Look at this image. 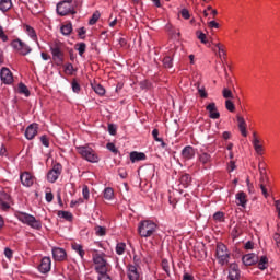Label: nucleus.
I'll use <instances>...</instances> for the list:
<instances>
[{
	"instance_id": "nucleus-1",
	"label": "nucleus",
	"mask_w": 280,
	"mask_h": 280,
	"mask_svg": "<svg viewBox=\"0 0 280 280\" xmlns=\"http://www.w3.org/2000/svg\"><path fill=\"white\" fill-rule=\"evenodd\" d=\"M92 261L94 264L95 272L100 275H106L110 272V264L108 260H106V254L105 253H97V250H94L92 255Z\"/></svg>"
},
{
	"instance_id": "nucleus-2",
	"label": "nucleus",
	"mask_w": 280,
	"mask_h": 280,
	"mask_svg": "<svg viewBox=\"0 0 280 280\" xmlns=\"http://www.w3.org/2000/svg\"><path fill=\"white\" fill-rule=\"evenodd\" d=\"M50 54L52 60L57 67H60L65 62V44L60 40H54L49 44Z\"/></svg>"
},
{
	"instance_id": "nucleus-3",
	"label": "nucleus",
	"mask_w": 280,
	"mask_h": 280,
	"mask_svg": "<svg viewBox=\"0 0 280 280\" xmlns=\"http://www.w3.org/2000/svg\"><path fill=\"white\" fill-rule=\"evenodd\" d=\"M15 217L20 222H22V224H26L27 226H31V229H35L36 231H40V229H43L40 220L27 212L18 211Z\"/></svg>"
},
{
	"instance_id": "nucleus-4",
	"label": "nucleus",
	"mask_w": 280,
	"mask_h": 280,
	"mask_svg": "<svg viewBox=\"0 0 280 280\" xmlns=\"http://www.w3.org/2000/svg\"><path fill=\"white\" fill-rule=\"evenodd\" d=\"M158 225L153 221L145 220L140 222L138 232L140 237H152L156 233Z\"/></svg>"
},
{
	"instance_id": "nucleus-5",
	"label": "nucleus",
	"mask_w": 280,
	"mask_h": 280,
	"mask_svg": "<svg viewBox=\"0 0 280 280\" xmlns=\"http://www.w3.org/2000/svg\"><path fill=\"white\" fill-rule=\"evenodd\" d=\"M77 152L88 161L89 163H98L100 162V156H97V153H95V150L89 145H81L77 147Z\"/></svg>"
},
{
	"instance_id": "nucleus-6",
	"label": "nucleus",
	"mask_w": 280,
	"mask_h": 280,
	"mask_svg": "<svg viewBox=\"0 0 280 280\" xmlns=\"http://www.w3.org/2000/svg\"><path fill=\"white\" fill-rule=\"evenodd\" d=\"M57 14L59 16H69V14H75V1L65 0L57 4Z\"/></svg>"
},
{
	"instance_id": "nucleus-7",
	"label": "nucleus",
	"mask_w": 280,
	"mask_h": 280,
	"mask_svg": "<svg viewBox=\"0 0 280 280\" xmlns=\"http://www.w3.org/2000/svg\"><path fill=\"white\" fill-rule=\"evenodd\" d=\"M215 257L220 266H226V264H229V259H231V253H229V248L226 245H224V243L217 244Z\"/></svg>"
},
{
	"instance_id": "nucleus-8",
	"label": "nucleus",
	"mask_w": 280,
	"mask_h": 280,
	"mask_svg": "<svg viewBox=\"0 0 280 280\" xmlns=\"http://www.w3.org/2000/svg\"><path fill=\"white\" fill-rule=\"evenodd\" d=\"M135 265H127V277L129 280H139L141 279V268L139 267V259L137 256H133Z\"/></svg>"
},
{
	"instance_id": "nucleus-9",
	"label": "nucleus",
	"mask_w": 280,
	"mask_h": 280,
	"mask_svg": "<svg viewBox=\"0 0 280 280\" xmlns=\"http://www.w3.org/2000/svg\"><path fill=\"white\" fill-rule=\"evenodd\" d=\"M11 47L14 48L20 56H27V54L32 52V47L21 39H13Z\"/></svg>"
},
{
	"instance_id": "nucleus-10",
	"label": "nucleus",
	"mask_w": 280,
	"mask_h": 280,
	"mask_svg": "<svg viewBox=\"0 0 280 280\" xmlns=\"http://www.w3.org/2000/svg\"><path fill=\"white\" fill-rule=\"evenodd\" d=\"M60 174H62V164L60 163L52 164L51 170H49L47 173L48 183H56V180L60 178Z\"/></svg>"
},
{
	"instance_id": "nucleus-11",
	"label": "nucleus",
	"mask_w": 280,
	"mask_h": 280,
	"mask_svg": "<svg viewBox=\"0 0 280 280\" xmlns=\"http://www.w3.org/2000/svg\"><path fill=\"white\" fill-rule=\"evenodd\" d=\"M38 270L39 272H42V275H47V272L51 271V258L50 257H43L40 260V264L38 266Z\"/></svg>"
},
{
	"instance_id": "nucleus-12",
	"label": "nucleus",
	"mask_w": 280,
	"mask_h": 280,
	"mask_svg": "<svg viewBox=\"0 0 280 280\" xmlns=\"http://www.w3.org/2000/svg\"><path fill=\"white\" fill-rule=\"evenodd\" d=\"M0 80L3 82V84H12L14 82V77L12 75V71H10L8 68H2L0 71Z\"/></svg>"
},
{
	"instance_id": "nucleus-13",
	"label": "nucleus",
	"mask_w": 280,
	"mask_h": 280,
	"mask_svg": "<svg viewBox=\"0 0 280 280\" xmlns=\"http://www.w3.org/2000/svg\"><path fill=\"white\" fill-rule=\"evenodd\" d=\"M51 253L55 261H65L67 259V250L65 248L52 247Z\"/></svg>"
},
{
	"instance_id": "nucleus-14",
	"label": "nucleus",
	"mask_w": 280,
	"mask_h": 280,
	"mask_svg": "<svg viewBox=\"0 0 280 280\" xmlns=\"http://www.w3.org/2000/svg\"><path fill=\"white\" fill-rule=\"evenodd\" d=\"M241 273H240V266L236 262H232L230 265V271L228 279L229 280H240Z\"/></svg>"
},
{
	"instance_id": "nucleus-15",
	"label": "nucleus",
	"mask_w": 280,
	"mask_h": 280,
	"mask_svg": "<svg viewBox=\"0 0 280 280\" xmlns=\"http://www.w3.org/2000/svg\"><path fill=\"white\" fill-rule=\"evenodd\" d=\"M257 261H259V256L253 253L246 254L242 257V262L244 264V266H255Z\"/></svg>"
},
{
	"instance_id": "nucleus-16",
	"label": "nucleus",
	"mask_w": 280,
	"mask_h": 280,
	"mask_svg": "<svg viewBox=\"0 0 280 280\" xmlns=\"http://www.w3.org/2000/svg\"><path fill=\"white\" fill-rule=\"evenodd\" d=\"M20 180L24 187H32V185H34V176L30 174V172L22 173Z\"/></svg>"
},
{
	"instance_id": "nucleus-17",
	"label": "nucleus",
	"mask_w": 280,
	"mask_h": 280,
	"mask_svg": "<svg viewBox=\"0 0 280 280\" xmlns=\"http://www.w3.org/2000/svg\"><path fill=\"white\" fill-rule=\"evenodd\" d=\"M194 156H196V149H194V147L186 145L182 150V159H184L185 161H191V159H194Z\"/></svg>"
},
{
	"instance_id": "nucleus-18",
	"label": "nucleus",
	"mask_w": 280,
	"mask_h": 280,
	"mask_svg": "<svg viewBox=\"0 0 280 280\" xmlns=\"http://www.w3.org/2000/svg\"><path fill=\"white\" fill-rule=\"evenodd\" d=\"M36 135H38V124L34 122L26 128L25 137L28 139V141H32Z\"/></svg>"
},
{
	"instance_id": "nucleus-19",
	"label": "nucleus",
	"mask_w": 280,
	"mask_h": 280,
	"mask_svg": "<svg viewBox=\"0 0 280 280\" xmlns=\"http://www.w3.org/2000/svg\"><path fill=\"white\" fill-rule=\"evenodd\" d=\"M206 110H208L210 119H220V112H218L215 103L208 104Z\"/></svg>"
},
{
	"instance_id": "nucleus-20",
	"label": "nucleus",
	"mask_w": 280,
	"mask_h": 280,
	"mask_svg": "<svg viewBox=\"0 0 280 280\" xmlns=\"http://www.w3.org/2000/svg\"><path fill=\"white\" fill-rule=\"evenodd\" d=\"M248 202L246 192L244 191H238L236 194V205L237 207H243V209H246V205Z\"/></svg>"
},
{
	"instance_id": "nucleus-21",
	"label": "nucleus",
	"mask_w": 280,
	"mask_h": 280,
	"mask_svg": "<svg viewBox=\"0 0 280 280\" xmlns=\"http://www.w3.org/2000/svg\"><path fill=\"white\" fill-rule=\"evenodd\" d=\"M23 31L27 34V36H30V38H32V40L38 43V35L36 34V30H34V27L28 24H24Z\"/></svg>"
},
{
	"instance_id": "nucleus-22",
	"label": "nucleus",
	"mask_w": 280,
	"mask_h": 280,
	"mask_svg": "<svg viewBox=\"0 0 280 280\" xmlns=\"http://www.w3.org/2000/svg\"><path fill=\"white\" fill-rule=\"evenodd\" d=\"M199 159V163H201V165H203L205 168L209 167V165H211V154L207 153V152H201L198 155Z\"/></svg>"
},
{
	"instance_id": "nucleus-23",
	"label": "nucleus",
	"mask_w": 280,
	"mask_h": 280,
	"mask_svg": "<svg viewBox=\"0 0 280 280\" xmlns=\"http://www.w3.org/2000/svg\"><path fill=\"white\" fill-rule=\"evenodd\" d=\"M145 159H148V156L143 152L132 151L130 153V161H131V163H137L139 161H145Z\"/></svg>"
},
{
	"instance_id": "nucleus-24",
	"label": "nucleus",
	"mask_w": 280,
	"mask_h": 280,
	"mask_svg": "<svg viewBox=\"0 0 280 280\" xmlns=\"http://www.w3.org/2000/svg\"><path fill=\"white\" fill-rule=\"evenodd\" d=\"M71 248L72 250H74V253H78L79 254V257L81 259H84V256L86 255V252L84 250V246H82V244H79V243H72L71 244Z\"/></svg>"
},
{
	"instance_id": "nucleus-25",
	"label": "nucleus",
	"mask_w": 280,
	"mask_h": 280,
	"mask_svg": "<svg viewBox=\"0 0 280 280\" xmlns=\"http://www.w3.org/2000/svg\"><path fill=\"white\" fill-rule=\"evenodd\" d=\"M237 124H238V129L241 131V135L243 137H248V132L246 131V120L242 116H237Z\"/></svg>"
},
{
	"instance_id": "nucleus-26",
	"label": "nucleus",
	"mask_w": 280,
	"mask_h": 280,
	"mask_svg": "<svg viewBox=\"0 0 280 280\" xmlns=\"http://www.w3.org/2000/svg\"><path fill=\"white\" fill-rule=\"evenodd\" d=\"M10 200V195L7 192H0V205L3 209H10V203L8 202Z\"/></svg>"
},
{
	"instance_id": "nucleus-27",
	"label": "nucleus",
	"mask_w": 280,
	"mask_h": 280,
	"mask_svg": "<svg viewBox=\"0 0 280 280\" xmlns=\"http://www.w3.org/2000/svg\"><path fill=\"white\" fill-rule=\"evenodd\" d=\"M58 218H62L63 220H67V222H73V213L65 210H59L57 212Z\"/></svg>"
},
{
	"instance_id": "nucleus-28",
	"label": "nucleus",
	"mask_w": 280,
	"mask_h": 280,
	"mask_svg": "<svg viewBox=\"0 0 280 280\" xmlns=\"http://www.w3.org/2000/svg\"><path fill=\"white\" fill-rule=\"evenodd\" d=\"M180 185L186 189V187H189L191 185V175L185 173L179 178Z\"/></svg>"
},
{
	"instance_id": "nucleus-29",
	"label": "nucleus",
	"mask_w": 280,
	"mask_h": 280,
	"mask_svg": "<svg viewBox=\"0 0 280 280\" xmlns=\"http://www.w3.org/2000/svg\"><path fill=\"white\" fill-rule=\"evenodd\" d=\"M253 148L258 156L264 155V144L261 143V140H255V143H253Z\"/></svg>"
},
{
	"instance_id": "nucleus-30",
	"label": "nucleus",
	"mask_w": 280,
	"mask_h": 280,
	"mask_svg": "<svg viewBox=\"0 0 280 280\" xmlns=\"http://www.w3.org/2000/svg\"><path fill=\"white\" fill-rule=\"evenodd\" d=\"M256 264H258L257 268L259 270H266L268 268V256H261Z\"/></svg>"
},
{
	"instance_id": "nucleus-31",
	"label": "nucleus",
	"mask_w": 280,
	"mask_h": 280,
	"mask_svg": "<svg viewBox=\"0 0 280 280\" xmlns=\"http://www.w3.org/2000/svg\"><path fill=\"white\" fill-rule=\"evenodd\" d=\"M12 10V0H0V11L8 12Z\"/></svg>"
},
{
	"instance_id": "nucleus-32",
	"label": "nucleus",
	"mask_w": 280,
	"mask_h": 280,
	"mask_svg": "<svg viewBox=\"0 0 280 280\" xmlns=\"http://www.w3.org/2000/svg\"><path fill=\"white\" fill-rule=\"evenodd\" d=\"M60 32L63 36H71V32H73V25L71 23L61 25Z\"/></svg>"
},
{
	"instance_id": "nucleus-33",
	"label": "nucleus",
	"mask_w": 280,
	"mask_h": 280,
	"mask_svg": "<svg viewBox=\"0 0 280 280\" xmlns=\"http://www.w3.org/2000/svg\"><path fill=\"white\" fill-rule=\"evenodd\" d=\"M195 257L198 261H202V259H207V249L201 247V249H195Z\"/></svg>"
},
{
	"instance_id": "nucleus-34",
	"label": "nucleus",
	"mask_w": 280,
	"mask_h": 280,
	"mask_svg": "<svg viewBox=\"0 0 280 280\" xmlns=\"http://www.w3.org/2000/svg\"><path fill=\"white\" fill-rule=\"evenodd\" d=\"M196 89L198 90V93L202 100H207L209 97V94L207 93V90L205 86H200V82L195 83Z\"/></svg>"
},
{
	"instance_id": "nucleus-35",
	"label": "nucleus",
	"mask_w": 280,
	"mask_h": 280,
	"mask_svg": "<svg viewBox=\"0 0 280 280\" xmlns=\"http://www.w3.org/2000/svg\"><path fill=\"white\" fill-rule=\"evenodd\" d=\"M18 91L21 95H25V97H30V89H27V85H25V83H20L18 86Z\"/></svg>"
},
{
	"instance_id": "nucleus-36",
	"label": "nucleus",
	"mask_w": 280,
	"mask_h": 280,
	"mask_svg": "<svg viewBox=\"0 0 280 280\" xmlns=\"http://www.w3.org/2000/svg\"><path fill=\"white\" fill-rule=\"evenodd\" d=\"M74 49H77V51L79 52V56H84L85 51H86V44L81 42L75 44Z\"/></svg>"
},
{
	"instance_id": "nucleus-37",
	"label": "nucleus",
	"mask_w": 280,
	"mask_h": 280,
	"mask_svg": "<svg viewBox=\"0 0 280 280\" xmlns=\"http://www.w3.org/2000/svg\"><path fill=\"white\" fill-rule=\"evenodd\" d=\"M152 137L154 141H158V143H161L163 148H166L167 144L163 141V138H159V129H153Z\"/></svg>"
},
{
	"instance_id": "nucleus-38",
	"label": "nucleus",
	"mask_w": 280,
	"mask_h": 280,
	"mask_svg": "<svg viewBox=\"0 0 280 280\" xmlns=\"http://www.w3.org/2000/svg\"><path fill=\"white\" fill-rule=\"evenodd\" d=\"M114 196H115V190H113V188L110 187L105 188L104 190L105 200H113Z\"/></svg>"
},
{
	"instance_id": "nucleus-39",
	"label": "nucleus",
	"mask_w": 280,
	"mask_h": 280,
	"mask_svg": "<svg viewBox=\"0 0 280 280\" xmlns=\"http://www.w3.org/2000/svg\"><path fill=\"white\" fill-rule=\"evenodd\" d=\"M65 69V73H67V75H73V73H75V68L73 67V63H66L63 66Z\"/></svg>"
},
{
	"instance_id": "nucleus-40",
	"label": "nucleus",
	"mask_w": 280,
	"mask_h": 280,
	"mask_svg": "<svg viewBox=\"0 0 280 280\" xmlns=\"http://www.w3.org/2000/svg\"><path fill=\"white\" fill-rule=\"evenodd\" d=\"M222 95L224 97V100H233V91H231V89L229 88H223L222 90Z\"/></svg>"
},
{
	"instance_id": "nucleus-41",
	"label": "nucleus",
	"mask_w": 280,
	"mask_h": 280,
	"mask_svg": "<svg viewBox=\"0 0 280 280\" xmlns=\"http://www.w3.org/2000/svg\"><path fill=\"white\" fill-rule=\"evenodd\" d=\"M161 266H162V270H164V272H166L167 277H170V260H167L166 258H163Z\"/></svg>"
},
{
	"instance_id": "nucleus-42",
	"label": "nucleus",
	"mask_w": 280,
	"mask_h": 280,
	"mask_svg": "<svg viewBox=\"0 0 280 280\" xmlns=\"http://www.w3.org/2000/svg\"><path fill=\"white\" fill-rule=\"evenodd\" d=\"M93 89L97 95H106V89L102 84H94Z\"/></svg>"
},
{
	"instance_id": "nucleus-43",
	"label": "nucleus",
	"mask_w": 280,
	"mask_h": 280,
	"mask_svg": "<svg viewBox=\"0 0 280 280\" xmlns=\"http://www.w3.org/2000/svg\"><path fill=\"white\" fill-rule=\"evenodd\" d=\"M116 253L118 255H124V253H126V243H124V242L117 243Z\"/></svg>"
},
{
	"instance_id": "nucleus-44",
	"label": "nucleus",
	"mask_w": 280,
	"mask_h": 280,
	"mask_svg": "<svg viewBox=\"0 0 280 280\" xmlns=\"http://www.w3.org/2000/svg\"><path fill=\"white\" fill-rule=\"evenodd\" d=\"M196 36L198 40H200V43H202L203 45H207V34L202 33V31H197Z\"/></svg>"
},
{
	"instance_id": "nucleus-45",
	"label": "nucleus",
	"mask_w": 280,
	"mask_h": 280,
	"mask_svg": "<svg viewBox=\"0 0 280 280\" xmlns=\"http://www.w3.org/2000/svg\"><path fill=\"white\" fill-rule=\"evenodd\" d=\"M100 16H101L100 11H95L89 21V25H95V23L100 21Z\"/></svg>"
},
{
	"instance_id": "nucleus-46",
	"label": "nucleus",
	"mask_w": 280,
	"mask_h": 280,
	"mask_svg": "<svg viewBox=\"0 0 280 280\" xmlns=\"http://www.w3.org/2000/svg\"><path fill=\"white\" fill-rule=\"evenodd\" d=\"M163 66L165 67V69H172V67H173V59H172V57H170V56L164 57Z\"/></svg>"
},
{
	"instance_id": "nucleus-47",
	"label": "nucleus",
	"mask_w": 280,
	"mask_h": 280,
	"mask_svg": "<svg viewBox=\"0 0 280 280\" xmlns=\"http://www.w3.org/2000/svg\"><path fill=\"white\" fill-rule=\"evenodd\" d=\"M213 220L215 222H224L225 218H224V212L222 211H218L213 214Z\"/></svg>"
},
{
	"instance_id": "nucleus-48",
	"label": "nucleus",
	"mask_w": 280,
	"mask_h": 280,
	"mask_svg": "<svg viewBox=\"0 0 280 280\" xmlns=\"http://www.w3.org/2000/svg\"><path fill=\"white\" fill-rule=\"evenodd\" d=\"M95 233L98 237H104L106 235V228L102 225L95 226Z\"/></svg>"
},
{
	"instance_id": "nucleus-49",
	"label": "nucleus",
	"mask_w": 280,
	"mask_h": 280,
	"mask_svg": "<svg viewBox=\"0 0 280 280\" xmlns=\"http://www.w3.org/2000/svg\"><path fill=\"white\" fill-rule=\"evenodd\" d=\"M225 108L229 113H235V104L231 100L225 101Z\"/></svg>"
},
{
	"instance_id": "nucleus-50",
	"label": "nucleus",
	"mask_w": 280,
	"mask_h": 280,
	"mask_svg": "<svg viewBox=\"0 0 280 280\" xmlns=\"http://www.w3.org/2000/svg\"><path fill=\"white\" fill-rule=\"evenodd\" d=\"M107 150H109V152H113V154H119V150L117 149V147H115V143L113 142H108L106 144Z\"/></svg>"
},
{
	"instance_id": "nucleus-51",
	"label": "nucleus",
	"mask_w": 280,
	"mask_h": 280,
	"mask_svg": "<svg viewBox=\"0 0 280 280\" xmlns=\"http://www.w3.org/2000/svg\"><path fill=\"white\" fill-rule=\"evenodd\" d=\"M0 40H2V43H8V40H10V38L8 37V34H5V31L3 30V26L0 25Z\"/></svg>"
},
{
	"instance_id": "nucleus-52",
	"label": "nucleus",
	"mask_w": 280,
	"mask_h": 280,
	"mask_svg": "<svg viewBox=\"0 0 280 280\" xmlns=\"http://www.w3.org/2000/svg\"><path fill=\"white\" fill-rule=\"evenodd\" d=\"M259 174H260V183L266 178V165L259 164L258 166Z\"/></svg>"
},
{
	"instance_id": "nucleus-53",
	"label": "nucleus",
	"mask_w": 280,
	"mask_h": 280,
	"mask_svg": "<svg viewBox=\"0 0 280 280\" xmlns=\"http://www.w3.org/2000/svg\"><path fill=\"white\" fill-rule=\"evenodd\" d=\"M82 196H83L84 200H89V198L91 196V191L89 190V186H86V185L83 186Z\"/></svg>"
},
{
	"instance_id": "nucleus-54",
	"label": "nucleus",
	"mask_w": 280,
	"mask_h": 280,
	"mask_svg": "<svg viewBox=\"0 0 280 280\" xmlns=\"http://www.w3.org/2000/svg\"><path fill=\"white\" fill-rule=\"evenodd\" d=\"M259 187L261 189V194H262L264 198H268V196H270V195L268 194V188H266L264 180L260 182Z\"/></svg>"
},
{
	"instance_id": "nucleus-55",
	"label": "nucleus",
	"mask_w": 280,
	"mask_h": 280,
	"mask_svg": "<svg viewBox=\"0 0 280 280\" xmlns=\"http://www.w3.org/2000/svg\"><path fill=\"white\" fill-rule=\"evenodd\" d=\"M180 15L185 19V21H189L191 19V14L187 9H182Z\"/></svg>"
},
{
	"instance_id": "nucleus-56",
	"label": "nucleus",
	"mask_w": 280,
	"mask_h": 280,
	"mask_svg": "<svg viewBox=\"0 0 280 280\" xmlns=\"http://www.w3.org/2000/svg\"><path fill=\"white\" fill-rule=\"evenodd\" d=\"M71 85H72L73 93H80L81 88H80V83H78L77 80H73Z\"/></svg>"
},
{
	"instance_id": "nucleus-57",
	"label": "nucleus",
	"mask_w": 280,
	"mask_h": 280,
	"mask_svg": "<svg viewBox=\"0 0 280 280\" xmlns=\"http://www.w3.org/2000/svg\"><path fill=\"white\" fill-rule=\"evenodd\" d=\"M77 32H78V36L82 39V40H84V38H86V28H84V27H80L79 30H77Z\"/></svg>"
},
{
	"instance_id": "nucleus-58",
	"label": "nucleus",
	"mask_w": 280,
	"mask_h": 280,
	"mask_svg": "<svg viewBox=\"0 0 280 280\" xmlns=\"http://www.w3.org/2000/svg\"><path fill=\"white\" fill-rule=\"evenodd\" d=\"M108 132H109V135L115 137V135H117V127L114 124H109L108 125Z\"/></svg>"
},
{
	"instance_id": "nucleus-59",
	"label": "nucleus",
	"mask_w": 280,
	"mask_h": 280,
	"mask_svg": "<svg viewBox=\"0 0 280 280\" xmlns=\"http://www.w3.org/2000/svg\"><path fill=\"white\" fill-rule=\"evenodd\" d=\"M208 27H210V30H220V23H218L215 21H210L208 23Z\"/></svg>"
},
{
	"instance_id": "nucleus-60",
	"label": "nucleus",
	"mask_w": 280,
	"mask_h": 280,
	"mask_svg": "<svg viewBox=\"0 0 280 280\" xmlns=\"http://www.w3.org/2000/svg\"><path fill=\"white\" fill-rule=\"evenodd\" d=\"M4 255H5L7 259H12V257L14 256V252H12L10 249V247H5L4 248Z\"/></svg>"
},
{
	"instance_id": "nucleus-61",
	"label": "nucleus",
	"mask_w": 280,
	"mask_h": 280,
	"mask_svg": "<svg viewBox=\"0 0 280 280\" xmlns=\"http://www.w3.org/2000/svg\"><path fill=\"white\" fill-rule=\"evenodd\" d=\"M40 142L45 148H49V138H47V136H42Z\"/></svg>"
},
{
	"instance_id": "nucleus-62",
	"label": "nucleus",
	"mask_w": 280,
	"mask_h": 280,
	"mask_svg": "<svg viewBox=\"0 0 280 280\" xmlns=\"http://www.w3.org/2000/svg\"><path fill=\"white\" fill-rule=\"evenodd\" d=\"M231 235L234 240H237V236L241 235L240 228H233Z\"/></svg>"
},
{
	"instance_id": "nucleus-63",
	"label": "nucleus",
	"mask_w": 280,
	"mask_h": 280,
	"mask_svg": "<svg viewBox=\"0 0 280 280\" xmlns=\"http://www.w3.org/2000/svg\"><path fill=\"white\" fill-rule=\"evenodd\" d=\"M98 280H113L108 273H101L97 277Z\"/></svg>"
},
{
	"instance_id": "nucleus-64",
	"label": "nucleus",
	"mask_w": 280,
	"mask_h": 280,
	"mask_svg": "<svg viewBox=\"0 0 280 280\" xmlns=\"http://www.w3.org/2000/svg\"><path fill=\"white\" fill-rule=\"evenodd\" d=\"M273 241L276 242L277 248H280V234L279 233L273 234Z\"/></svg>"
}]
</instances>
